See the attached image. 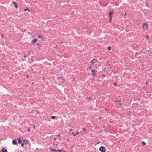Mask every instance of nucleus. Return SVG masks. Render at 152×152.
I'll list each match as a JSON object with an SVG mask.
<instances>
[{"label":"nucleus","mask_w":152,"mask_h":152,"mask_svg":"<svg viewBox=\"0 0 152 152\" xmlns=\"http://www.w3.org/2000/svg\"><path fill=\"white\" fill-rule=\"evenodd\" d=\"M143 26V28L145 30H147L148 28V25L146 23L142 24Z\"/></svg>","instance_id":"f257e3e1"},{"label":"nucleus","mask_w":152,"mask_h":152,"mask_svg":"<svg viewBox=\"0 0 152 152\" xmlns=\"http://www.w3.org/2000/svg\"><path fill=\"white\" fill-rule=\"evenodd\" d=\"M100 151L101 152H105L106 149L104 146H101L99 148Z\"/></svg>","instance_id":"f03ea898"},{"label":"nucleus","mask_w":152,"mask_h":152,"mask_svg":"<svg viewBox=\"0 0 152 152\" xmlns=\"http://www.w3.org/2000/svg\"><path fill=\"white\" fill-rule=\"evenodd\" d=\"M113 10L110 11L109 12L108 15H109L110 16V18H112V15L113 13Z\"/></svg>","instance_id":"7ed1b4c3"},{"label":"nucleus","mask_w":152,"mask_h":152,"mask_svg":"<svg viewBox=\"0 0 152 152\" xmlns=\"http://www.w3.org/2000/svg\"><path fill=\"white\" fill-rule=\"evenodd\" d=\"M18 143L21 144L22 143V140L20 138L18 139Z\"/></svg>","instance_id":"20e7f679"},{"label":"nucleus","mask_w":152,"mask_h":152,"mask_svg":"<svg viewBox=\"0 0 152 152\" xmlns=\"http://www.w3.org/2000/svg\"><path fill=\"white\" fill-rule=\"evenodd\" d=\"M2 152H8L7 149L5 148H3L2 150Z\"/></svg>","instance_id":"39448f33"},{"label":"nucleus","mask_w":152,"mask_h":152,"mask_svg":"<svg viewBox=\"0 0 152 152\" xmlns=\"http://www.w3.org/2000/svg\"><path fill=\"white\" fill-rule=\"evenodd\" d=\"M92 74H93L92 75L94 76L95 75V74H94L95 72V70L93 69V70H92Z\"/></svg>","instance_id":"423d86ee"},{"label":"nucleus","mask_w":152,"mask_h":152,"mask_svg":"<svg viewBox=\"0 0 152 152\" xmlns=\"http://www.w3.org/2000/svg\"><path fill=\"white\" fill-rule=\"evenodd\" d=\"M17 143V141L15 140H13L12 141V144L14 145H16Z\"/></svg>","instance_id":"0eeeda50"},{"label":"nucleus","mask_w":152,"mask_h":152,"mask_svg":"<svg viewBox=\"0 0 152 152\" xmlns=\"http://www.w3.org/2000/svg\"><path fill=\"white\" fill-rule=\"evenodd\" d=\"M13 3L15 4V7L16 8H17V3L16 2H15L14 1H13Z\"/></svg>","instance_id":"6e6552de"},{"label":"nucleus","mask_w":152,"mask_h":152,"mask_svg":"<svg viewBox=\"0 0 152 152\" xmlns=\"http://www.w3.org/2000/svg\"><path fill=\"white\" fill-rule=\"evenodd\" d=\"M50 151L52 152H55V151H57V150H56L55 149H50Z\"/></svg>","instance_id":"1a4fd4ad"},{"label":"nucleus","mask_w":152,"mask_h":152,"mask_svg":"<svg viewBox=\"0 0 152 152\" xmlns=\"http://www.w3.org/2000/svg\"><path fill=\"white\" fill-rule=\"evenodd\" d=\"M57 152H65V151L63 150H57Z\"/></svg>","instance_id":"9d476101"},{"label":"nucleus","mask_w":152,"mask_h":152,"mask_svg":"<svg viewBox=\"0 0 152 152\" xmlns=\"http://www.w3.org/2000/svg\"><path fill=\"white\" fill-rule=\"evenodd\" d=\"M142 143L143 145H146V143L144 142H142Z\"/></svg>","instance_id":"9b49d317"},{"label":"nucleus","mask_w":152,"mask_h":152,"mask_svg":"<svg viewBox=\"0 0 152 152\" xmlns=\"http://www.w3.org/2000/svg\"><path fill=\"white\" fill-rule=\"evenodd\" d=\"M37 39H34L32 41V42H37Z\"/></svg>","instance_id":"f8f14e48"},{"label":"nucleus","mask_w":152,"mask_h":152,"mask_svg":"<svg viewBox=\"0 0 152 152\" xmlns=\"http://www.w3.org/2000/svg\"><path fill=\"white\" fill-rule=\"evenodd\" d=\"M25 144H26L27 143V141L26 140H24L23 141V142Z\"/></svg>","instance_id":"ddd939ff"},{"label":"nucleus","mask_w":152,"mask_h":152,"mask_svg":"<svg viewBox=\"0 0 152 152\" xmlns=\"http://www.w3.org/2000/svg\"><path fill=\"white\" fill-rule=\"evenodd\" d=\"M94 60H95V59L94 58H93V59L91 61V62L93 64L94 63Z\"/></svg>","instance_id":"4468645a"},{"label":"nucleus","mask_w":152,"mask_h":152,"mask_svg":"<svg viewBox=\"0 0 152 152\" xmlns=\"http://www.w3.org/2000/svg\"><path fill=\"white\" fill-rule=\"evenodd\" d=\"M51 118L52 119H55L56 118V117L55 116H52Z\"/></svg>","instance_id":"2eb2a0df"},{"label":"nucleus","mask_w":152,"mask_h":152,"mask_svg":"<svg viewBox=\"0 0 152 152\" xmlns=\"http://www.w3.org/2000/svg\"><path fill=\"white\" fill-rule=\"evenodd\" d=\"M111 47L110 46H109L108 47V49L109 50H110L111 49Z\"/></svg>","instance_id":"dca6fc26"},{"label":"nucleus","mask_w":152,"mask_h":152,"mask_svg":"<svg viewBox=\"0 0 152 152\" xmlns=\"http://www.w3.org/2000/svg\"><path fill=\"white\" fill-rule=\"evenodd\" d=\"M72 134L74 136H75L76 135V134L74 133L73 132H72Z\"/></svg>","instance_id":"f3484780"},{"label":"nucleus","mask_w":152,"mask_h":152,"mask_svg":"<svg viewBox=\"0 0 152 152\" xmlns=\"http://www.w3.org/2000/svg\"><path fill=\"white\" fill-rule=\"evenodd\" d=\"M28 11L30 12V11L29 10H28V8H27V9H25V10H24V11Z\"/></svg>","instance_id":"a211bd4d"},{"label":"nucleus","mask_w":152,"mask_h":152,"mask_svg":"<svg viewBox=\"0 0 152 152\" xmlns=\"http://www.w3.org/2000/svg\"><path fill=\"white\" fill-rule=\"evenodd\" d=\"M79 134V132H78V131L77 130V132H76V134L77 135H78Z\"/></svg>","instance_id":"6ab92c4d"},{"label":"nucleus","mask_w":152,"mask_h":152,"mask_svg":"<svg viewBox=\"0 0 152 152\" xmlns=\"http://www.w3.org/2000/svg\"><path fill=\"white\" fill-rule=\"evenodd\" d=\"M146 37H147V39H149V36L148 35H147L146 36Z\"/></svg>","instance_id":"aec40b11"},{"label":"nucleus","mask_w":152,"mask_h":152,"mask_svg":"<svg viewBox=\"0 0 152 152\" xmlns=\"http://www.w3.org/2000/svg\"><path fill=\"white\" fill-rule=\"evenodd\" d=\"M25 144L24 143V142H23L22 143H21V146L22 147H23L24 146V145Z\"/></svg>","instance_id":"412c9836"},{"label":"nucleus","mask_w":152,"mask_h":152,"mask_svg":"<svg viewBox=\"0 0 152 152\" xmlns=\"http://www.w3.org/2000/svg\"><path fill=\"white\" fill-rule=\"evenodd\" d=\"M117 83H115L114 84V86H115L116 85H117Z\"/></svg>","instance_id":"4be33fe9"},{"label":"nucleus","mask_w":152,"mask_h":152,"mask_svg":"<svg viewBox=\"0 0 152 152\" xmlns=\"http://www.w3.org/2000/svg\"><path fill=\"white\" fill-rule=\"evenodd\" d=\"M28 132H30V128H29V127H28Z\"/></svg>","instance_id":"5701e85b"},{"label":"nucleus","mask_w":152,"mask_h":152,"mask_svg":"<svg viewBox=\"0 0 152 152\" xmlns=\"http://www.w3.org/2000/svg\"><path fill=\"white\" fill-rule=\"evenodd\" d=\"M33 128L34 129V128H35V125H34V124H33Z\"/></svg>","instance_id":"b1692460"},{"label":"nucleus","mask_w":152,"mask_h":152,"mask_svg":"<svg viewBox=\"0 0 152 152\" xmlns=\"http://www.w3.org/2000/svg\"><path fill=\"white\" fill-rule=\"evenodd\" d=\"M111 19H112V18H110V19H109V21L110 22H111Z\"/></svg>","instance_id":"393cba45"},{"label":"nucleus","mask_w":152,"mask_h":152,"mask_svg":"<svg viewBox=\"0 0 152 152\" xmlns=\"http://www.w3.org/2000/svg\"><path fill=\"white\" fill-rule=\"evenodd\" d=\"M64 81H65V80L64 79H62V82H64Z\"/></svg>","instance_id":"a878e982"},{"label":"nucleus","mask_w":152,"mask_h":152,"mask_svg":"<svg viewBox=\"0 0 152 152\" xmlns=\"http://www.w3.org/2000/svg\"><path fill=\"white\" fill-rule=\"evenodd\" d=\"M28 34L29 35H31V34H32V33H31L29 32H28Z\"/></svg>","instance_id":"bb28decb"},{"label":"nucleus","mask_w":152,"mask_h":152,"mask_svg":"<svg viewBox=\"0 0 152 152\" xmlns=\"http://www.w3.org/2000/svg\"><path fill=\"white\" fill-rule=\"evenodd\" d=\"M41 36L40 35H39L38 36V38H40Z\"/></svg>","instance_id":"cd10ccee"},{"label":"nucleus","mask_w":152,"mask_h":152,"mask_svg":"<svg viewBox=\"0 0 152 152\" xmlns=\"http://www.w3.org/2000/svg\"><path fill=\"white\" fill-rule=\"evenodd\" d=\"M125 16H126V15H127V13H126V12H125Z\"/></svg>","instance_id":"c85d7f7f"},{"label":"nucleus","mask_w":152,"mask_h":152,"mask_svg":"<svg viewBox=\"0 0 152 152\" xmlns=\"http://www.w3.org/2000/svg\"><path fill=\"white\" fill-rule=\"evenodd\" d=\"M45 77H43V80H44V81H45Z\"/></svg>","instance_id":"c756f323"},{"label":"nucleus","mask_w":152,"mask_h":152,"mask_svg":"<svg viewBox=\"0 0 152 152\" xmlns=\"http://www.w3.org/2000/svg\"><path fill=\"white\" fill-rule=\"evenodd\" d=\"M126 68H125V69H128V68H129L128 67H127L126 66Z\"/></svg>","instance_id":"7c9ffc66"},{"label":"nucleus","mask_w":152,"mask_h":152,"mask_svg":"<svg viewBox=\"0 0 152 152\" xmlns=\"http://www.w3.org/2000/svg\"><path fill=\"white\" fill-rule=\"evenodd\" d=\"M82 129L84 130L85 131H86L85 128H83Z\"/></svg>","instance_id":"2f4dec72"},{"label":"nucleus","mask_w":152,"mask_h":152,"mask_svg":"<svg viewBox=\"0 0 152 152\" xmlns=\"http://www.w3.org/2000/svg\"><path fill=\"white\" fill-rule=\"evenodd\" d=\"M146 51H148V52H150V50H146Z\"/></svg>","instance_id":"473e14b6"},{"label":"nucleus","mask_w":152,"mask_h":152,"mask_svg":"<svg viewBox=\"0 0 152 152\" xmlns=\"http://www.w3.org/2000/svg\"><path fill=\"white\" fill-rule=\"evenodd\" d=\"M113 121H111V120H110V123H112L113 122Z\"/></svg>","instance_id":"72a5a7b5"},{"label":"nucleus","mask_w":152,"mask_h":152,"mask_svg":"<svg viewBox=\"0 0 152 152\" xmlns=\"http://www.w3.org/2000/svg\"><path fill=\"white\" fill-rule=\"evenodd\" d=\"M89 68H90L91 69H92V68H91V66H89Z\"/></svg>","instance_id":"f704fd0d"},{"label":"nucleus","mask_w":152,"mask_h":152,"mask_svg":"<svg viewBox=\"0 0 152 152\" xmlns=\"http://www.w3.org/2000/svg\"><path fill=\"white\" fill-rule=\"evenodd\" d=\"M24 58H26V56L25 55V56H24Z\"/></svg>","instance_id":"c9c22d12"},{"label":"nucleus","mask_w":152,"mask_h":152,"mask_svg":"<svg viewBox=\"0 0 152 152\" xmlns=\"http://www.w3.org/2000/svg\"><path fill=\"white\" fill-rule=\"evenodd\" d=\"M26 77L28 78V75H27Z\"/></svg>","instance_id":"e433bc0d"},{"label":"nucleus","mask_w":152,"mask_h":152,"mask_svg":"<svg viewBox=\"0 0 152 152\" xmlns=\"http://www.w3.org/2000/svg\"><path fill=\"white\" fill-rule=\"evenodd\" d=\"M104 131L105 132H106V129H104Z\"/></svg>","instance_id":"4c0bfd02"},{"label":"nucleus","mask_w":152,"mask_h":152,"mask_svg":"<svg viewBox=\"0 0 152 152\" xmlns=\"http://www.w3.org/2000/svg\"><path fill=\"white\" fill-rule=\"evenodd\" d=\"M105 69H105V68H104V69H103L102 70H105Z\"/></svg>","instance_id":"58836bf2"},{"label":"nucleus","mask_w":152,"mask_h":152,"mask_svg":"<svg viewBox=\"0 0 152 152\" xmlns=\"http://www.w3.org/2000/svg\"><path fill=\"white\" fill-rule=\"evenodd\" d=\"M121 104H122L121 103H120V105H121Z\"/></svg>","instance_id":"ea45409f"},{"label":"nucleus","mask_w":152,"mask_h":152,"mask_svg":"<svg viewBox=\"0 0 152 152\" xmlns=\"http://www.w3.org/2000/svg\"><path fill=\"white\" fill-rule=\"evenodd\" d=\"M99 118H100V119H101V118H102L101 117H99Z\"/></svg>","instance_id":"a19ab883"},{"label":"nucleus","mask_w":152,"mask_h":152,"mask_svg":"<svg viewBox=\"0 0 152 152\" xmlns=\"http://www.w3.org/2000/svg\"><path fill=\"white\" fill-rule=\"evenodd\" d=\"M99 142H100V141L99 142H98L97 143V144L99 143Z\"/></svg>","instance_id":"79ce46f5"},{"label":"nucleus","mask_w":152,"mask_h":152,"mask_svg":"<svg viewBox=\"0 0 152 152\" xmlns=\"http://www.w3.org/2000/svg\"><path fill=\"white\" fill-rule=\"evenodd\" d=\"M121 100H120V101H119V102L120 103V102H121Z\"/></svg>","instance_id":"37998d69"},{"label":"nucleus","mask_w":152,"mask_h":152,"mask_svg":"<svg viewBox=\"0 0 152 152\" xmlns=\"http://www.w3.org/2000/svg\"><path fill=\"white\" fill-rule=\"evenodd\" d=\"M1 36L3 37V35L2 34L1 35Z\"/></svg>","instance_id":"c03bdc74"},{"label":"nucleus","mask_w":152,"mask_h":152,"mask_svg":"<svg viewBox=\"0 0 152 152\" xmlns=\"http://www.w3.org/2000/svg\"><path fill=\"white\" fill-rule=\"evenodd\" d=\"M54 140H56V138H54Z\"/></svg>","instance_id":"a18cd8bd"},{"label":"nucleus","mask_w":152,"mask_h":152,"mask_svg":"<svg viewBox=\"0 0 152 152\" xmlns=\"http://www.w3.org/2000/svg\"><path fill=\"white\" fill-rule=\"evenodd\" d=\"M39 113V112L38 111L37 112V113Z\"/></svg>","instance_id":"49530a36"},{"label":"nucleus","mask_w":152,"mask_h":152,"mask_svg":"<svg viewBox=\"0 0 152 152\" xmlns=\"http://www.w3.org/2000/svg\"><path fill=\"white\" fill-rule=\"evenodd\" d=\"M137 52L136 53V54H137Z\"/></svg>","instance_id":"de8ad7c7"},{"label":"nucleus","mask_w":152,"mask_h":152,"mask_svg":"<svg viewBox=\"0 0 152 152\" xmlns=\"http://www.w3.org/2000/svg\"><path fill=\"white\" fill-rule=\"evenodd\" d=\"M58 136H60L59 135H58Z\"/></svg>","instance_id":"09e8293b"},{"label":"nucleus","mask_w":152,"mask_h":152,"mask_svg":"<svg viewBox=\"0 0 152 152\" xmlns=\"http://www.w3.org/2000/svg\"><path fill=\"white\" fill-rule=\"evenodd\" d=\"M105 110H106V109H105Z\"/></svg>","instance_id":"8fccbe9b"},{"label":"nucleus","mask_w":152,"mask_h":152,"mask_svg":"<svg viewBox=\"0 0 152 152\" xmlns=\"http://www.w3.org/2000/svg\"><path fill=\"white\" fill-rule=\"evenodd\" d=\"M71 130H72V129H70V131H71Z\"/></svg>","instance_id":"3c124183"},{"label":"nucleus","mask_w":152,"mask_h":152,"mask_svg":"<svg viewBox=\"0 0 152 152\" xmlns=\"http://www.w3.org/2000/svg\"><path fill=\"white\" fill-rule=\"evenodd\" d=\"M115 5H117L116 4H115Z\"/></svg>","instance_id":"603ef678"}]
</instances>
